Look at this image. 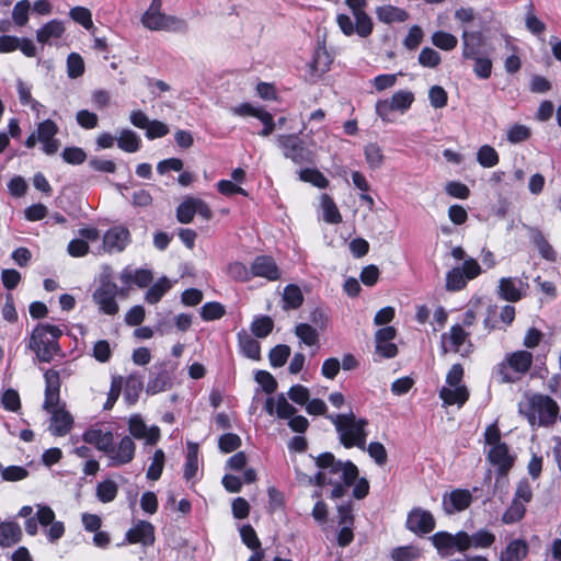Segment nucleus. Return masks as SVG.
Listing matches in <instances>:
<instances>
[{"instance_id":"1","label":"nucleus","mask_w":561,"mask_h":561,"mask_svg":"<svg viewBox=\"0 0 561 561\" xmlns=\"http://www.w3.org/2000/svg\"><path fill=\"white\" fill-rule=\"evenodd\" d=\"M316 465L319 468L314 477L316 484L321 486L331 485L332 499L344 496L358 477V469L352 461H339L330 453L317 457Z\"/></svg>"},{"instance_id":"2","label":"nucleus","mask_w":561,"mask_h":561,"mask_svg":"<svg viewBox=\"0 0 561 561\" xmlns=\"http://www.w3.org/2000/svg\"><path fill=\"white\" fill-rule=\"evenodd\" d=\"M519 412L527 419L531 427L549 426L558 417L559 405L549 396L531 394L519 403Z\"/></svg>"},{"instance_id":"3","label":"nucleus","mask_w":561,"mask_h":561,"mask_svg":"<svg viewBox=\"0 0 561 561\" xmlns=\"http://www.w3.org/2000/svg\"><path fill=\"white\" fill-rule=\"evenodd\" d=\"M339 434L341 444L346 448L357 447L365 450L367 440L366 419H357L353 412L329 416Z\"/></svg>"},{"instance_id":"4","label":"nucleus","mask_w":561,"mask_h":561,"mask_svg":"<svg viewBox=\"0 0 561 561\" xmlns=\"http://www.w3.org/2000/svg\"><path fill=\"white\" fill-rule=\"evenodd\" d=\"M61 334L62 331L57 325L37 324L31 333L27 347L39 362L49 363L60 353L58 340Z\"/></svg>"},{"instance_id":"5","label":"nucleus","mask_w":561,"mask_h":561,"mask_svg":"<svg viewBox=\"0 0 561 561\" xmlns=\"http://www.w3.org/2000/svg\"><path fill=\"white\" fill-rule=\"evenodd\" d=\"M484 443L490 447L488 450L489 461L497 467L500 476H506L514 466L515 456L510 453L507 445L501 440V431L496 423L485 428Z\"/></svg>"},{"instance_id":"6","label":"nucleus","mask_w":561,"mask_h":561,"mask_svg":"<svg viewBox=\"0 0 561 561\" xmlns=\"http://www.w3.org/2000/svg\"><path fill=\"white\" fill-rule=\"evenodd\" d=\"M465 370L460 364L450 367L446 375L445 385L439 389L438 396L445 407L457 405L461 408L469 399L468 387L462 383Z\"/></svg>"},{"instance_id":"7","label":"nucleus","mask_w":561,"mask_h":561,"mask_svg":"<svg viewBox=\"0 0 561 561\" xmlns=\"http://www.w3.org/2000/svg\"><path fill=\"white\" fill-rule=\"evenodd\" d=\"M162 0H152L141 16L142 25L150 31L184 33L187 31L185 20L168 15L161 11Z\"/></svg>"},{"instance_id":"8","label":"nucleus","mask_w":561,"mask_h":561,"mask_svg":"<svg viewBox=\"0 0 561 561\" xmlns=\"http://www.w3.org/2000/svg\"><path fill=\"white\" fill-rule=\"evenodd\" d=\"M35 517H30L25 520L24 528L27 535L35 536L38 533V524L47 528L46 536L50 542H56L65 534V525L60 520H56L55 512L51 507L37 504Z\"/></svg>"},{"instance_id":"9","label":"nucleus","mask_w":561,"mask_h":561,"mask_svg":"<svg viewBox=\"0 0 561 561\" xmlns=\"http://www.w3.org/2000/svg\"><path fill=\"white\" fill-rule=\"evenodd\" d=\"M533 364V354L528 351H516L508 354L499 365L497 374L502 382H515L526 374Z\"/></svg>"},{"instance_id":"10","label":"nucleus","mask_w":561,"mask_h":561,"mask_svg":"<svg viewBox=\"0 0 561 561\" xmlns=\"http://www.w3.org/2000/svg\"><path fill=\"white\" fill-rule=\"evenodd\" d=\"M433 546L443 557H448L455 552H465L469 549V534L458 531L453 535L447 531H438L431 537Z\"/></svg>"},{"instance_id":"11","label":"nucleus","mask_w":561,"mask_h":561,"mask_svg":"<svg viewBox=\"0 0 561 561\" xmlns=\"http://www.w3.org/2000/svg\"><path fill=\"white\" fill-rule=\"evenodd\" d=\"M277 144L283 150L284 157L290 159L294 163L302 164L312 161V152L306 148L296 135H279Z\"/></svg>"},{"instance_id":"12","label":"nucleus","mask_w":561,"mask_h":561,"mask_svg":"<svg viewBox=\"0 0 561 561\" xmlns=\"http://www.w3.org/2000/svg\"><path fill=\"white\" fill-rule=\"evenodd\" d=\"M121 293L125 295V289L118 290L116 284L104 280L95 289L92 295L93 301L98 305L100 311L105 314L114 316L118 312V304L116 302V296Z\"/></svg>"},{"instance_id":"13","label":"nucleus","mask_w":561,"mask_h":561,"mask_svg":"<svg viewBox=\"0 0 561 561\" xmlns=\"http://www.w3.org/2000/svg\"><path fill=\"white\" fill-rule=\"evenodd\" d=\"M405 527L417 536H424L435 529L436 520L432 512L413 507L407 515Z\"/></svg>"},{"instance_id":"14","label":"nucleus","mask_w":561,"mask_h":561,"mask_svg":"<svg viewBox=\"0 0 561 561\" xmlns=\"http://www.w3.org/2000/svg\"><path fill=\"white\" fill-rule=\"evenodd\" d=\"M136 451V444L129 436H124L117 444L112 443L106 456L108 458V467H121L129 463Z\"/></svg>"},{"instance_id":"15","label":"nucleus","mask_w":561,"mask_h":561,"mask_svg":"<svg viewBox=\"0 0 561 561\" xmlns=\"http://www.w3.org/2000/svg\"><path fill=\"white\" fill-rule=\"evenodd\" d=\"M470 346L468 333L459 324L453 325L449 333L442 335V348L444 353L454 352L465 355L469 353Z\"/></svg>"},{"instance_id":"16","label":"nucleus","mask_w":561,"mask_h":561,"mask_svg":"<svg viewBox=\"0 0 561 561\" xmlns=\"http://www.w3.org/2000/svg\"><path fill=\"white\" fill-rule=\"evenodd\" d=\"M472 502V494L469 490L456 489L443 495L442 505L447 515L467 510Z\"/></svg>"},{"instance_id":"17","label":"nucleus","mask_w":561,"mask_h":561,"mask_svg":"<svg viewBox=\"0 0 561 561\" xmlns=\"http://www.w3.org/2000/svg\"><path fill=\"white\" fill-rule=\"evenodd\" d=\"M128 431L136 439H145L148 445H156L160 439V428L156 425L148 427L139 414L128 420Z\"/></svg>"},{"instance_id":"18","label":"nucleus","mask_w":561,"mask_h":561,"mask_svg":"<svg viewBox=\"0 0 561 561\" xmlns=\"http://www.w3.org/2000/svg\"><path fill=\"white\" fill-rule=\"evenodd\" d=\"M351 9L355 21L357 22V35L359 37H368L374 30L371 18L364 11L366 0H345Z\"/></svg>"},{"instance_id":"19","label":"nucleus","mask_w":561,"mask_h":561,"mask_svg":"<svg viewBox=\"0 0 561 561\" xmlns=\"http://www.w3.org/2000/svg\"><path fill=\"white\" fill-rule=\"evenodd\" d=\"M57 133L58 126L51 119H46L38 124L36 134L46 154H54L59 149V141L55 138Z\"/></svg>"},{"instance_id":"20","label":"nucleus","mask_w":561,"mask_h":561,"mask_svg":"<svg viewBox=\"0 0 561 561\" xmlns=\"http://www.w3.org/2000/svg\"><path fill=\"white\" fill-rule=\"evenodd\" d=\"M130 242L128 229L122 226H115L106 231L103 237L104 249L112 252H122Z\"/></svg>"},{"instance_id":"21","label":"nucleus","mask_w":561,"mask_h":561,"mask_svg":"<svg viewBox=\"0 0 561 561\" xmlns=\"http://www.w3.org/2000/svg\"><path fill=\"white\" fill-rule=\"evenodd\" d=\"M153 279L151 271L145 268H133L127 266L119 273V280L125 286V290L131 285H136L139 288L147 287Z\"/></svg>"},{"instance_id":"22","label":"nucleus","mask_w":561,"mask_h":561,"mask_svg":"<svg viewBox=\"0 0 561 561\" xmlns=\"http://www.w3.org/2000/svg\"><path fill=\"white\" fill-rule=\"evenodd\" d=\"M280 276L277 264L271 256H257L252 262V277H264L267 280H276Z\"/></svg>"},{"instance_id":"23","label":"nucleus","mask_w":561,"mask_h":561,"mask_svg":"<svg viewBox=\"0 0 561 561\" xmlns=\"http://www.w3.org/2000/svg\"><path fill=\"white\" fill-rule=\"evenodd\" d=\"M126 538L130 543L151 546L154 542V527L149 522L140 520L127 531Z\"/></svg>"},{"instance_id":"24","label":"nucleus","mask_w":561,"mask_h":561,"mask_svg":"<svg viewBox=\"0 0 561 561\" xmlns=\"http://www.w3.org/2000/svg\"><path fill=\"white\" fill-rule=\"evenodd\" d=\"M525 291V285L522 280L503 277L499 282V295L502 299L511 302L518 301Z\"/></svg>"},{"instance_id":"25","label":"nucleus","mask_w":561,"mask_h":561,"mask_svg":"<svg viewBox=\"0 0 561 561\" xmlns=\"http://www.w3.org/2000/svg\"><path fill=\"white\" fill-rule=\"evenodd\" d=\"M264 409L270 415L276 414L279 419H289L296 411L283 393L276 397H268Z\"/></svg>"},{"instance_id":"26","label":"nucleus","mask_w":561,"mask_h":561,"mask_svg":"<svg viewBox=\"0 0 561 561\" xmlns=\"http://www.w3.org/2000/svg\"><path fill=\"white\" fill-rule=\"evenodd\" d=\"M65 31L66 28L62 21L56 19L50 20L37 30L36 41L43 45L50 44L54 41L61 38Z\"/></svg>"},{"instance_id":"27","label":"nucleus","mask_w":561,"mask_h":561,"mask_svg":"<svg viewBox=\"0 0 561 561\" xmlns=\"http://www.w3.org/2000/svg\"><path fill=\"white\" fill-rule=\"evenodd\" d=\"M375 14L378 21L385 24L402 23L410 16L404 9L392 4L378 5L375 9Z\"/></svg>"},{"instance_id":"28","label":"nucleus","mask_w":561,"mask_h":561,"mask_svg":"<svg viewBox=\"0 0 561 561\" xmlns=\"http://www.w3.org/2000/svg\"><path fill=\"white\" fill-rule=\"evenodd\" d=\"M49 414L51 415L49 430L54 435L65 436L70 432L72 426V417L69 412L65 410V408L60 410H54L53 412H49Z\"/></svg>"},{"instance_id":"29","label":"nucleus","mask_w":561,"mask_h":561,"mask_svg":"<svg viewBox=\"0 0 561 561\" xmlns=\"http://www.w3.org/2000/svg\"><path fill=\"white\" fill-rule=\"evenodd\" d=\"M526 229L528 238L538 249L540 255L546 260L554 261L556 252L545 238L543 233L538 228L535 227L527 226Z\"/></svg>"},{"instance_id":"30","label":"nucleus","mask_w":561,"mask_h":561,"mask_svg":"<svg viewBox=\"0 0 561 561\" xmlns=\"http://www.w3.org/2000/svg\"><path fill=\"white\" fill-rule=\"evenodd\" d=\"M22 539V529L15 522L0 523V547L8 548Z\"/></svg>"},{"instance_id":"31","label":"nucleus","mask_w":561,"mask_h":561,"mask_svg":"<svg viewBox=\"0 0 561 561\" xmlns=\"http://www.w3.org/2000/svg\"><path fill=\"white\" fill-rule=\"evenodd\" d=\"M83 440L94 445L106 455L113 443V434L111 432H102L101 430H89L83 434Z\"/></svg>"},{"instance_id":"32","label":"nucleus","mask_w":561,"mask_h":561,"mask_svg":"<svg viewBox=\"0 0 561 561\" xmlns=\"http://www.w3.org/2000/svg\"><path fill=\"white\" fill-rule=\"evenodd\" d=\"M238 342L240 350L244 356L253 360H259L261 358L260 344L248 332H239Z\"/></svg>"},{"instance_id":"33","label":"nucleus","mask_w":561,"mask_h":561,"mask_svg":"<svg viewBox=\"0 0 561 561\" xmlns=\"http://www.w3.org/2000/svg\"><path fill=\"white\" fill-rule=\"evenodd\" d=\"M198 469V445L196 443H187V455L184 465V478L187 481L196 477Z\"/></svg>"},{"instance_id":"34","label":"nucleus","mask_w":561,"mask_h":561,"mask_svg":"<svg viewBox=\"0 0 561 561\" xmlns=\"http://www.w3.org/2000/svg\"><path fill=\"white\" fill-rule=\"evenodd\" d=\"M527 545L523 540H513L501 553L500 561H522L527 554Z\"/></svg>"},{"instance_id":"35","label":"nucleus","mask_w":561,"mask_h":561,"mask_svg":"<svg viewBox=\"0 0 561 561\" xmlns=\"http://www.w3.org/2000/svg\"><path fill=\"white\" fill-rule=\"evenodd\" d=\"M366 163L373 170L380 169L385 162V154L381 147L376 142L367 144L364 147Z\"/></svg>"},{"instance_id":"36","label":"nucleus","mask_w":561,"mask_h":561,"mask_svg":"<svg viewBox=\"0 0 561 561\" xmlns=\"http://www.w3.org/2000/svg\"><path fill=\"white\" fill-rule=\"evenodd\" d=\"M431 42L438 49L450 51L456 48L458 38L451 33L436 31L432 34Z\"/></svg>"},{"instance_id":"37","label":"nucleus","mask_w":561,"mask_h":561,"mask_svg":"<svg viewBox=\"0 0 561 561\" xmlns=\"http://www.w3.org/2000/svg\"><path fill=\"white\" fill-rule=\"evenodd\" d=\"M118 493V485L113 480H104L96 485V497L102 503H110L115 500Z\"/></svg>"},{"instance_id":"38","label":"nucleus","mask_w":561,"mask_h":561,"mask_svg":"<svg viewBox=\"0 0 561 561\" xmlns=\"http://www.w3.org/2000/svg\"><path fill=\"white\" fill-rule=\"evenodd\" d=\"M118 147L126 152H136L140 148V138L130 129H123L117 138Z\"/></svg>"},{"instance_id":"39","label":"nucleus","mask_w":561,"mask_h":561,"mask_svg":"<svg viewBox=\"0 0 561 561\" xmlns=\"http://www.w3.org/2000/svg\"><path fill=\"white\" fill-rule=\"evenodd\" d=\"M170 288V280L161 277L147 290L145 299L148 304H157Z\"/></svg>"},{"instance_id":"40","label":"nucleus","mask_w":561,"mask_h":561,"mask_svg":"<svg viewBox=\"0 0 561 561\" xmlns=\"http://www.w3.org/2000/svg\"><path fill=\"white\" fill-rule=\"evenodd\" d=\"M414 100V93L409 90H399L390 99L394 110L402 114L412 106Z\"/></svg>"},{"instance_id":"41","label":"nucleus","mask_w":561,"mask_h":561,"mask_svg":"<svg viewBox=\"0 0 561 561\" xmlns=\"http://www.w3.org/2000/svg\"><path fill=\"white\" fill-rule=\"evenodd\" d=\"M284 308L297 309L304 301V296L300 288L296 285H287L283 294Z\"/></svg>"},{"instance_id":"42","label":"nucleus","mask_w":561,"mask_h":561,"mask_svg":"<svg viewBox=\"0 0 561 561\" xmlns=\"http://www.w3.org/2000/svg\"><path fill=\"white\" fill-rule=\"evenodd\" d=\"M321 206L323 210V219L329 224H340L342 221V216L333 202V199L324 194L321 197Z\"/></svg>"},{"instance_id":"43","label":"nucleus","mask_w":561,"mask_h":561,"mask_svg":"<svg viewBox=\"0 0 561 561\" xmlns=\"http://www.w3.org/2000/svg\"><path fill=\"white\" fill-rule=\"evenodd\" d=\"M295 333L297 337L308 346H314L319 342V333L310 324L299 323L295 328Z\"/></svg>"},{"instance_id":"44","label":"nucleus","mask_w":561,"mask_h":561,"mask_svg":"<svg viewBox=\"0 0 561 561\" xmlns=\"http://www.w3.org/2000/svg\"><path fill=\"white\" fill-rule=\"evenodd\" d=\"M142 391V382L134 376L127 378L124 388V399L128 404H135Z\"/></svg>"},{"instance_id":"45","label":"nucleus","mask_w":561,"mask_h":561,"mask_svg":"<svg viewBox=\"0 0 561 561\" xmlns=\"http://www.w3.org/2000/svg\"><path fill=\"white\" fill-rule=\"evenodd\" d=\"M477 160L483 168H493L499 163L500 158L493 147L483 145L477 152Z\"/></svg>"},{"instance_id":"46","label":"nucleus","mask_w":561,"mask_h":561,"mask_svg":"<svg viewBox=\"0 0 561 561\" xmlns=\"http://www.w3.org/2000/svg\"><path fill=\"white\" fill-rule=\"evenodd\" d=\"M467 279L460 267H454L446 275V289L449 291H458L466 287Z\"/></svg>"},{"instance_id":"47","label":"nucleus","mask_w":561,"mask_h":561,"mask_svg":"<svg viewBox=\"0 0 561 561\" xmlns=\"http://www.w3.org/2000/svg\"><path fill=\"white\" fill-rule=\"evenodd\" d=\"M69 16L78 24L90 31L93 28L92 13L88 8L73 7L69 11Z\"/></svg>"},{"instance_id":"48","label":"nucleus","mask_w":561,"mask_h":561,"mask_svg":"<svg viewBox=\"0 0 561 561\" xmlns=\"http://www.w3.org/2000/svg\"><path fill=\"white\" fill-rule=\"evenodd\" d=\"M165 455L162 449H157L153 454L151 463L147 470V478L157 481L163 471Z\"/></svg>"},{"instance_id":"49","label":"nucleus","mask_w":561,"mask_h":561,"mask_svg":"<svg viewBox=\"0 0 561 561\" xmlns=\"http://www.w3.org/2000/svg\"><path fill=\"white\" fill-rule=\"evenodd\" d=\"M525 513L526 506L524 503L513 500L508 508L502 515V522L504 524L517 523L525 516Z\"/></svg>"},{"instance_id":"50","label":"nucleus","mask_w":561,"mask_h":561,"mask_svg":"<svg viewBox=\"0 0 561 561\" xmlns=\"http://www.w3.org/2000/svg\"><path fill=\"white\" fill-rule=\"evenodd\" d=\"M299 179L304 182L311 183L316 187L325 188L329 185L328 179L316 169H304L299 172Z\"/></svg>"},{"instance_id":"51","label":"nucleus","mask_w":561,"mask_h":561,"mask_svg":"<svg viewBox=\"0 0 561 561\" xmlns=\"http://www.w3.org/2000/svg\"><path fill=\"white\" fill-rule=\"evenodd\" d=\"M494 534L485 529H481L473 535H469V548H489L494 543Z\"/></svg>"},{"instance_id":"52","label":"nucleus","mask_w":561,"mask_h":561,"mask_svg":"<svg viewBox=\"0 0 561 561\" xmlns=\"http://www.w3.org/2000/svg\"><path fill=\"white\" fill-rule=\"evenodd\" d=\"M83 58L77 54L71 53L67 58V75L71 79H77L84 73Z\"/></svg>"},{"instance_id":"53","label":"nucleus","mask_w":561,"mask_h":561,"mask_svg":"<svg viewBox=\"0 0 561 561\" xmlns=\"http://www.w3.org/2000/svg\"><path fill=\"white\" fill-rule=\"evenodd\" d=\"M195 216L194 197L185 198L176 209V218L182 224H188Z\"/></svg>"},{"instance_id":"54","label":"nucleus","mask_w":561,"mask_h":561,"mask_svg":"<svg viewBox=\"0 0 561 561\" xmlns=\"http://www.w3.org/2000/svg\"><path fill=\"white\" fill-rule=\"evenodd\" d=\"M290 355V347L284 344L277 345L270 352V363L273 367H282Z\"/></svg>"},{"instance_id":"55","label":"nucleus","mask_w":561,"mask_h":561,"mask_svg":"<svg viewBox=\"0 0 561 561\" xmlns=\"http://www.w3.org/2000/svg\"><path fill=\"white\" fill-rule=\"evenodd\" d=\"M440 62V55L431 47H424L419 55V64L423 67L436 68Z\"/></svg>"},{"instance_id":"56","label":"nucleus","mask_w":561,"mask_h":561,"mask_svg":"<svg viewBox=\"0 0 561 561\" xmlns=\"http://www.w3.org/2000/svg\"><path fill=\"white\" fill-rule=\"evenodd\" d=\"M225 307L219 302H207L201 309V316L205 321L220 319L225 314Z\"/></svg>"},{"instance_id":"57","label":"nucleus","mask_w":561,"mask_h":561,"mask_svg":"<svg viewBox=\"0 0 561 561\" xmlns=\"http://www.w3.org/2000/svg\"><path fill=\"white\" fill-rule=\"evenodd\" d=\"M273 321L270 317H261L252 322L251 330L256 337H265L273 330Z\"/></svg>"},{"instance_id":"58","label":"nucleus","mask_w":561,"mask_h":561,"mask_svg":"<svg viewBox=\"0 0 561 561\" xmlns=\"http://www.w3.org/2000/svg\"><path fill=\"white\" fill-rule=\"evenodd\" d=\"M530 135V128L520 124H515L507 129V139L512 144L525 141Z\"/></svg>"},{"instance_id":"59","label":"nucleus","mask_w":561,"mask_h":561,"mask_svg":"<svg viewBox=\"0 0 561 561\" xmlns=\"http://www.w3.org/2000/svg\"><path fill=\"white\" fill-rule=\"evenodd\" d=\"M228 274L236 280L248 282L252 278V267L248 268L243 263L234 262L228 266Z\"/></svg>"},{"instance_id":"60","label":"nucleus","mask_w":561,"mask_h":561,"mask_svg":"<svg viewBox=\"0 0 561 561\" xmlns=\"http://www.w3.org/2000/svg\"><path fill=\"white\" fill-rule=\"evenodd\" d=\"M424 33L419 25H413L409 28V32L403 39V45L409 50L416 49L422 43Z\"/></svg>"},{"instance_id":"61","label":"nucleus","mask_w":561,"mask_h":561,"mask_svg":"<svg viewBox=\"0 0 561 561\" xmlns=\"http://www.w3.org/2000/svg\"><path fill=\"white\" fill-rule=\"evenodd\" d=\"M365 449L378 466H383L387 462L388 454L381 443L373 442L367 447L365 446Z\"/></svg>"},{"instance_id":"62","label":"nucleus","mask_w":561,"mask_h":561,"mask_svg":"<svg viewBox=\"0 0 561 561\" xmlns=\"http://www.w3.org/2000/svg\"><path fill=\"white\" fill-rule=\"evenodd\" d=\"M430 103L434 108H443L447 105V92L440 85H434L428 91Z\"/></svg>"},{"instance_id":"63","label":"nucleus","mask_w":561,"mask_h":561,"mask_svg":"<svg viewBox=\"0 0 561 561\" xmlns=\"http://www.w3.org/2000/svg\"><path fill=\"white\" fill-rule=\"evenodd\" d=\"M241 445V439L237 434L227 433L220 436L218 446L222 453H231L238 449Z\"/></svg>"},{"instance_id":"64","label":"nucleus","mask_w":561,"mask_h":561,"mask_svg":"<svg viewBox=\"0 0 561 561\" xmlns=\"http://www.w3.org/2000/svg\"><path fill=\"white\" fill-rule=\"evenodd\" d=\"M420 557V550L413 546L400 547L392 551L396 561H412Z\"/></svg>"}]
</instances>
